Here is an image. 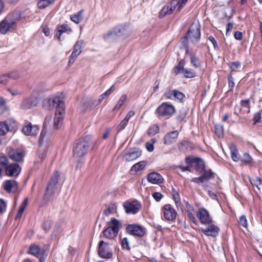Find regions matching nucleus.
Returning <instances> with one entry per match:
<instances>
[{
  "mask_svg": "<svg viewBox=\"0 0 262 262\" xmlns=\"http://www.w3.org/2000/svg\"><path fill=\"white\" fill-rule=\"evenodd\" d=\"M59 178V172L58 171H56L52 176L48 182L41 202V205H45L49 201L51 197L54 194L55 190L57 188V185L58 182Z\"/></svg>",
  "mask_w": 262,
  "mask_h": 262,
  "instance_id": "nucleus-1",
  "label": "nucleus"
},
{
  "mask_svg": "<svg viewBox=\"0 0 262 262\" xmlns=\"http://www.w3.org/2000/svg\"><path fill=\"white\" fill-rule=\"evenodd\" d=\"M90 149L89 142L84 139L78 140L73 145V154L76 158H82L85 156Z\"/></svg>",
  "mask_w": 262,
  "mask_h": 262,
  "instance_id": "nucleus-2",
  "label": "nucleus"
},
{
  "mask_svg": "<svg viewBox=\"0 0 262 262\" xmlns=\"http://www.w3.org/2000/svg\"><path fill=\"white\" fill-rule=\"evenodd\" d=\"M175 112V108L173 105L168 103L163 102L156 109V113L159 117L169 118Z\"/></svg>",
  "mask_w": 262,
  "mask_h": 262,
  "instance_id": "nucleus-3",
  "label": "nucleus"
},
{
  "mask_svg": "<svg viewBox=\"0 0 262 262\" xmlns=\"http://www.w3.org/2000/svg\"><path fill=\"white\" fill-rule=\"evenodd\" d=\"M17 29V24L9 19L6 17L0 22V34L5 35L9 32L15 31Z\"/></svg>",
  "mask_w": 262,
  "mask_h": 262,
  "instance_id": "nucleus-4",
  "label": "nucleus"
},
{
  "mask_svg": "<svg viewBox=\"0 0 262 262\" xmlns=\"http://www.w3.org/2000/svg\"><path fill=\"white\" fill-rule=\"evenodd\" d=\"M98 255L102 258L110 259L113 257V252L108 244L103 241H100L98 250Z\"/></svg>",
  "mask_w": 262,
  "mask_h": 262,
  "instance_id": "nucleus-5",
  "label": "nucleus"
},
{
  "mask_svg": "<svg viewBox=\"0 0 262 262\" xmlns=\"http://www.w3.org/2000/svg\"><path fill=\"white\" fill-rule=\"evenodd\" d=\"M201 37L200 26L199 24H193L189 28L186 37L193 43L198 42Z\"/></svg>",
  "mask_w": 262,
  "mask_h": 262,
  "instance_id": "nucleus-6",
  "label": "nucleus"
},
{
  "mask_svg": "<svg viewBox=\"0 0 262 262\" xmlns=\"http://www.w3.org/2000/svg\"><path fill=\"white\" fill-rule=\"evenodd\" d=\"M162 217L169 222L174 221L177 213L173 207L170 204H166L162 208Z\"/></svg>",
  "mask_w": 262,
  "mask_h": 262,
  "instance_id": "nucleus-7",
  "label": "nucleus"
},
{
  "mask_svg": "<svg viewBox=\"0 0 262 262\" xmlns=\"http://www.w3.org/2000/svg\"><path fill=\"white\" fill-rule=\"evenodd\" d=\"M185 162L198 171L203 172L205 169L204 163L200 158L186 157Z\"/></svg>",
  "mask_w": 262,
  "mask_h": 262,
  "instance_id": "nucleus-8",
  "label": "nucleus"
},
{
  "mask_svg": "<svg viewBox=\"0 0 262 262\" xmlns=\"http://www.w3.org/2000/svg\"><path fill=\"white\" fill-rule=\"evenodd\" d=\"M178 0H172L167 5L164 6L159 13V17L162 18L167 14H170L173 13L174 10L177 8L178 9Z\"/></svg>",
  "mask_w": 262,
  "mask_h": 262,
  "instance_id": "nucleus-9",
  "label": "nucleus"
},
{
  "mask_svg": "<svg viewBox=\"0 0 262 262\" xmlns=\"http://www.w3.org/2000/svg\"><path fill=\"white\" fill-rule=\"evenodd\" d=\"M52 135L51 133L48 132L45 128L42 130L39 139V146L45 148V146L49 147L51 145Z\"/></svg>",
  "mask_w": 262,
  "mask_h": 262,
  "instance_id": "nucleus-10",
  "label": "nucleus"
},
{
  "mask_svg": "<svg viewBox=\"0 0 262 262\" xmlns=\"http://www.w3.org/2000/svg\"><path fill=\"white\" fill-rule=\"evenodd\" d=\"M126 230L129 234L138 237H142L145 233L144 227L135 224L128 225L126 228Z\"/></svg>",
  "mask_w": 262,
  "mask_h": 262,
  "instance_id": "nucleus-11",
  "label": "nucleus"
},
{
  "mask_svg": "<svg viewBox=\"0 0 262 262\" xmlns=\"http://www.w3.org/2000/svg\"><path fill=\"white\" fill-rule=\"evenodd\" d=\"M196 216L202 224H211L213 222L212 219L208 211L204 208L199 209L197 212Z\"/></svg>",
  "mask_w": 262,
  "mask_h": 262,
  "instance_id": "nucleus-12",
  "label": "nucleus"
},
{
  "mask_svg": "<svg viewBox=\"0 0 262 262\" xmlns=\"http://www.w3.org/2000/svg\"><path fill=\"white\" fill-rule=\"evenodd\" d=\"M123 206L127 213L136 214L141 208V204L136 200L126 202Z\"/></svg>",
  "mask_w": 262,
  "mask_h": 262,
  "instance_id": "nucleus-13",
  "label": "nucleus"
},
{
  "mask_svg": "<svg viewBox=\"0 0 262 262\" xmlns=\"http://www.w3.org/2000/svg\"><path fill=\"white\" fill-rule=\"evenodd\" d=\"M21 167L17 163H12L6 167L5 173L9 177H16L21 171Z\"/></svg>",
  "mask_w": 262,
  "mask_h": 262,
  "instance_id": "nucleus-14",
  "label": "nucleus"
},
{
  "mask_svg": "<svg viewBox=\"0 0 262 262\" xmlns=\"http://www.w3.org/2000/svg\"><path fill=\"white\" fill-rule=\"evenodd\" d=\"M125 30L124 27L122 25L117 26L114 27L112 30L108 31L103 35V38L106 41H110L111 39L115 38L120 33H123Z\"/></svg>",
  "mask_w": 262,
  "mask_h": 262,
  "instance_id": "nucleus-15",
  "label": "nucleus"
},
{
  "mask_svg": "<svg viewBox=\"0 0 262 262\" xmlns=\"http://www.w3.org/2000/svg\"><path fill=\"white\" fill-rule=\"evenodd\" d=\"M22 132L27 136H35L39 132V127L35 125H32L30 122H27L24 126Z\"/></svg>",
  "mask_w": 262,
  "mask_h": 262,
  "instance_id": "nucleus-16",
  "label": "nucleus"
},
{
  "mask_svg": "<svg viewBox=\"0 0 262 262\" xmlns=\"http://www.w3.org/2000/svg\"><path fill=\"white\" fill-rule=\"evenodd\" d=\"M38 103V100L37 98L34 96H31L23 100L21 104V107L24 109H29L36 106Z\"/></svg>",
  "mask_w": 262,
  "mask_h": 262,
  "instance_id": "nucleus-17",
  "label": "nucleus"
},
{
  "mask_svg": "<svg viewBox=\"0 0 262 262\" xmlns=\"http://www.w3.org/2000/svg\"><path fill=\"white\" fill-rule=\"evenodd\" d=\"M8 156L10 159L17 162H22L24 157L21 150L14 149H12L9 151Z\"/></svg>",
  "mask_w": 262,
  "mask_h": 262,
  "instance_id": "nucleus-18",
  "label": "nucleus"
},
{
  "mask_svg": "<svg viewBox=\"0 0 262 262\" xmlns=\"http://www.w3.org/2000/svg\"><path fill=\"white\" fill-rule=\"evenodd\" d=\"M178 136L179 132L177 130L167 133L163 138V144L165 145H169L175 142Z\"/></svg>",
  "mask_w": 262,
  "mask_h": 262,
  "instance_id": "nucleus-19",
  "label": "nucleus"
},
{
  "mask_svg": "<svg viewBox=\"0 0 262 262\" xmlns=\"http://www.w3.org/2000/svg\"><path fill=\"white\" fill-rule=\"evenodd\" d=\"M201 231L206 235L216 237L219 231V228L214 225H211L206 228H202Z\"/></svg>",
  "mask_w": 262,
  "mask_h": 262,
  "instance_id": "nucleus-20",
  "label": "nucleus"
},
{
  "mask_svg": "<svg viewBox=\"0 0 262 262\" xmlns=\"http://www.w3.org/2000/svg\"><path fill=\"white\" fill-rule=\"evenodd\" d=\"M108 227L107 229L113 230L114 232L112 233L114 234H117L119 232V228L122 226V223L120 221L116 219L115 218H112L110 222H107Z\"/></svg>",
  "mask_w": 262,
  "mask_h": 262,
  "instance_id": "nucleus-21",
  "label": "nucleus"
},
{
  "mask_svg": "<svg viewBox=\"0 0 262 262\" xmlns=\"http://www.w3.org/2000/svg\"><path fill=\"white\" fill-rule=\"evenodd\" d=\"M52 102L54 106H56V114H64V102L60 99L59 97H56L52 100Z\"/></svg>",
  "mask_w": 262,
  "mask_h": 262,
  "instance_id": "nucleus-22",
  "label": "nucleus"
},
{
  "mask_svg": "<svg viewBox=\"0 0 262 262\" xmlns=\"http://www.w3.org/2000/svg\"><path fill=\"white\" fill-rule=\"evenodd\" d=\"M148 181L152 183L158 184L163 182V178L162 176L157 172H151L147 176Z\"/></svg>",
  "mask_w": 262,
  "mask_h": 262,
  "instance_id": "nucleus-23",
  "label": "nucleus"
},
{
  "mask_svg": "<svg viewBox=\"0 0 262 262\" xmlns=\"http://www.w3.org/2000/svg\"><path fill=\"white\" fill-rule=\"evenodd\" d=\"M187 54L189 55L190 63L195 68H200L202 64V62L200 61L199 58L194 53L192 52L187 51Z\"/></svg>",
  "mask_w": 262,
  "mask_h": 262,
  "instance_id": "nucleus-24",
  "label": "nucleus"
},
{
  "mask_svg": "<svg viewBox=\"0 0 262 262\" xmlns=\"http://www.w3.org/2000/svg\"><path fill=\"white\" fill-rule=\"evenodd\" d=\"M72 32V29L66 24L61 25L59 26L56 30V36L59 41L61 40V35L64 32H67L68 34Z\"/></svg>",
  "mask_w": 262,
  "mask_h": 262,
  "instance_id": "nucleus-25",
  "label": "nucleus"
},
{
  "mask_svg": "<svg viewBox=\"0 0 262 262\" xmlns=\"http://www.w3.org/2000/svg\"><path fill=\"white\" fill-rule=\"evenodd\" d=\"M17 185L15 180H7L4 183V188L6 191L10 192L17 188Z\"/></svg>",
  "mask_w": 262,
  "mask_h": 262,
  "instance_id": "nucleus-26",
  "label": "nucleus"
},
{
  "mask_svg": "<svg viewBox=\"0 0 262 262\" xmlns=\"http://www.w3.org/2000/svg\"><path fill=\"white\" fill-rule=\"evenodd\" d=\"M142 152L137 150L132 151L126 154L125 159L128 161H132L138 158L141 155Z\"/></svg>",
  "mask_w": 262,
  "mask_h": 262,
  "instance_id": "nucleus-27",
  "label": "nucleus"
},
{
  "mask_svg": "<svg viewBox=\"0 0 262 262\" xmlns=\"http://www.w3.org/2000/svg\"><path fill=\"white\" fill-rule=\"evenodd\" d=\"M83 12V10H81L76 13L71 15L70 17L71 20L76 24H78L81 23L83 19V16L82 15Z\"/></svg>",
  "mask_w": 262,
  "mask_h": 262,
  "instance_id": "nucleus-28",
  "label": "nucleus"
},
{
  "mask_svg": "<svg viewBox=\"0 0 262 262\" xmlns=\"http://www.w3.org/2000/svg\"><path fill=\"white\" fill-rule=\"evenodd\" d=\"M83 45V41L82 40H78L75 44L73 51L72 53V56H78L81 52V47Z\"/></svg>",
  "mask_w": 262,
  "mask_h": 262,
  "instance_id": "nucleus-29",
  "label": "nucleus"
},
{
  "mask_svg": "<svg viewBox=\"0 0 262 262\" xmlns=\"http://www.w3.org/2000/svg\"><path fill=\"white\" fill-rule=\"evenodd\" d=\"M241 104L242 108L240 111H243V114H249L250 112V99L242 100Z\"/></svg>",
  "mask_w": 262,
  "mask_h": 262,
  "instance_id": "nucleus-30",
  "label": "nucleus"
},
{
  "mask_svg": "<svg viewBox=\"0 0 262 262\" xmlns=\"http://www.w3.org/2000/svg\"><path fill=\"white\" fill-rule=\"evenodd\" d=\"M28 253L35 257H38L41 253L40 247L36 245H32L30 246Z\"/></svg>",
  "mask_w": 262,
  "mask_h": 262,
  "instance_id": "nucleus-31",
  "label": "nucleus"
},
{
  "mask_svg": "<svg viewBox=\"0 0 262 262\" xmlns=\"http://www.w3.org/2000/svg\"><path fill=\"white\" fill-rule=\"evenodd\" d=\"M229 148L231 152V157L233 161L234 162L238 161L240 160V157L236 146L234 144H232Z\"/></svg>",
  "mask_w": 262,
  "mask_h": 262,
  "instance_id": "nucleus-32",
  "label": "nucleus"
},
{
  "mask_svg": "<svg viewBox=\"0 0 262 262\" xmlns=\"http://www.w3.org/2000/svg\"><path fill=\"white\" fill-rule=\"evenodd\" d=\"M63 119V114L55 113L54 118V127L56 129H58L62 125Z\"/></svg>",
  "mask_w": 262,
  "mask_h": 262,
  "instance_id": "nucleus-33",
  "label": "nucleus"
},
{
  "mask_svg": "<svg viewBox=\"0 0 262 262\" xmlns=\"http://www.w3.org/2000/svg\"><path fill=\"white\" fill-rule=\"evenodd\" d=\"M117 211V206L115 204H110L108 207L104 210L103 213L106 216L115 214Z\"/></svg>",
  "mask_w": 262,
  "mask_h": 262,
  "instance_id": "nucleus-34",
  "label": "nucleus"
},
{
  "mask_svg": "<svg viewBox=\"0 0 262 262\" xmlns=\"http://www.w3.org/2000/svg\"><path fill=\"white\" fill-rule=\"evenodd\" d=\"M127 99V96L126 95H122L119 100L117 102V103L115 106L114 108L113 109V111L114 112H116L118 111L124 104L125 102L126 101Z\"/></svg>",
  "mask_w": 262,
  "mask_h": 262,
  "instance_id": "nucleus-35",
  "label": "nucleus"
},
{
  "mask_svg": "<svg viewBox=\"0 0 262 262\" xmlns=\"http://www.w3.org/2000/svg\"><path fill=\"white\" fill-rule=\"evenodd\" d=\"M6 17H9V19L16 23L17 20L21 19V14L19 11H14L9 13Z\"/></svg>",
  "mask_w": 262,
  "mask_h": 262,
  "instance_id": "nucleus-36",
  "label": "nucleus"
},
{
  "mask_svg": "<svg viewBox=\"0 0 262 262\" xmlns=\"http://www.w3.org/2000/svg\"><path fill=\"white\" fill-rule=\"evenodd\" d=\"M48 148L49 147H47L46 146H45V148H43V147H41V146H39L37 156L40 159V161H38V162H41L46 158Z\"/></svg>",
  "mask_w": 262,
  "mask_h": 262,
  "instance_id": "nucleus-37",
  "label": "nucleus"
},
{
  "mask_svg": "<svg viewBox=\"0 0 262 262\" xmlns=\"http://www.w3.org/2000/svg\"><path fill=\"white\" fill-rule=\"evenodd\" d=\"M241 161L247 165H252L253 163V160L251 156L248 152H245L242 158H240Z\"/></svg>",
  "mask_w": 262,
  "mask_h": 262,
  "instance_id": "nucleus-38",
  "label": "nucleus"
},
{
  "mask_svg": "<svg viewBox=\"0 0 262 262\" xmlns=\"http://www.w3.org/2000/svg\"><path fill=\"white\" fill-rule=\"evenodd\" d=\"M28 203V199L26 198L24 200L23 202L21 204L20 206L19 207L18 211L17 213V214L15 216V219L17 220L18 219L21 218L23 212L24 211V210L27 206Z\"/></svg>",
  "mask_w": 262,
  "mask_h": 262,
  "instance_id": "nucleus-39",
  "label": "nucleus"
},
{
  "mask_svg": "<svg viewBox=\"0 0 262 262\" xmlns=\"http://www.w3.org/2000/svg\"><path fill=\"white\" fill-rule=\"evenodd\" d=\"M55 0H38L37 6L38 8L43 9L52 4Z\"/></svg>",
  "mask_w": 262,
  "mask_h": 262,
  "instance_id": "nucleus-40",
  "label": "nucleus"
},
{
  "mask_svg": "<svg viewBox=\"0 0 262 262\" xmlns=\"http://www.w3.org/2000/svg\"><path fill=\"white\" fill-rule=\"evenodd\" d=\"M185 61L184 59L181 60L178 64L175 67L173 70V73L175 75H178L180 73H183L184 68V66L185 64Z\"/></svg>",
  "mask_w": 262,
  "mask_h": 262,
  "instance_id": "nucleus-41",
  "label": "nucleus"
},
{
  "mask_svg": "<svg viewBox=\"0 0 262 262\" xmlns=\"http://www.w3.org/2000/svg\"><path fill=\"white\" fill-rule=\"evenodd\" d=\"M146 165V162L144 161H140L134 164L132 167V170L136 172L143 170Z\"/></svg>",
  "mask_w": 262,
  "mask_h": 262,
  "instance_id": "nucleus-42",
  "label": "nucleus"
},
{
  "mask_svg": "<svg viewBox=\"0 0 262 262\" xmlns=\"http://www.w3.org/2000/svg\"><path fill=\"white\" fill-rule=\"evenodd\" d=\"M229 67L232 72H238L241 68V63L239 61H236L231 62L229 64Z\"/></svg>",
  "mask_w": 262,
  "mask_h": 262,
  "instance_id": "nucleus-43",
  "label": "nucleus"
},
{
  "mask_svg": "<svg viewBox=\"0 0 262 262\" xmlns=\"http://www.w3.org/2000/svg\"><path fill=\"white\" fill-rule=\"evenodd\" d=\"M159 131V127L157 124H153L149 128L147 131V135L152 136L157 134Z\"/></svg>",
  "mask_w": 262,
  "mask_h": 262,
  "instance_id": "nucleus-44",
  "label": "nucleus"
},
{
  "mask_svg": "<svg viewBox=\"0 0 262 262\" xmlns=\"http://www.w3.org/2000/svg\"><path fill=\"white\" fill-rule=\"evenodd\" d=\"M249 180L253 186H255L259 191L261 190L262 187L259 178L257 177L252 179L249 178Z\"/></svg>",
  "mask_w": 262,
  "mask_h": 262,
  "instance_id": "nucleus-45",
  "label": "nucleus"
},
{
  "mask_svg": "<svg viewBox=\"0 0 262 262\" xmlns=\"http://www.w3.org/2000/svg\"><path fill=\"white\" fill-rule=\"evenodd\" d=\"M185 77L187 78H191L195 76V72L191 69H184L183 73Z\"/></svg>",
  "mask_w": 262,
  "mask_h": 262,
  "instance_id": "nucleus-46",
  "label": "nucleus"
},
{
  "mask_svg": "<svg viewBox=\"0 0 262 262\" xmlns=\"http://www.w3.org/2000/svg\"><path fill=\"white\" fill-rule=\"evenodd\" d=\"M9 130L8 124L4 122H0V136L5 135Z\"/></svg>",
  "mask_w": 262,
  "mask_h": 262,
  "instance_id": "nucleus-47",
  "label": "nucleus"
},
{
  "mask_svg": "<svg viewBox=\"0 0 262 262\" xmlns=\"http://www.w3.org/2000/svg\"><path fill=\"white\" fill-rule=\"evenodd\" d=\"M215 134L219 137L221 138L224 136V127L221 124H216L215 125Z\"/></svg>",
  "mask_w": 262,
  "mask_h": 262,
  "instance_id": "nucleus-48",
  "label": "nucleus"
},
{
  "mask_svg": "<svg viewBox=\"0 0 262 262\" xmlns=\"http://www.w3.org/2000/svg\"><path fill=\"white\" fill-rule=\"evenodd\" d=\"M113 230H110V229L106 228L103 231V234L104 236L108 239H114L117 235V234H114L112 233Z\"/></svg>",
  "mask_w": 262,
  "mask_h": 262,
  "instance_id": "nucleus-49",
  "label": "nucleus"
},
{
  "mask_svg": "<svg viewBox=\"0 0 262 262\" xmlns=\"http://www.w3.org/2000/svg\"><path fill=\"white\" fill-rule=\"evenodd\" d=\"M204 181L205 180H208L214 177V173H213L211 170L206 171L205 170L204 173L202 175Z\"/></svg>",
  "mask_w": 262,
  "mask_h": 262,
  "instance_id": "nucleus-50",
  "label": "nucleus"
},
{
  "mask_svg": "<svg viewBox=\"0 0 262 262\" xmlns=\"http://www.w3.org/2000/svg\"><path fill=\"white\" fill-rule=\"evenodd\" d=\"M189 142L187 141H182L178 145V148L180 151L185 152L189 146Z\"/></svg>",
  "mask_w": 262,
  "mask_h": 262,
  "instance_id": "nucleus-51",
  "label": "nucleus"
},
{
  "mask_svg": "<svg viewBox=\"0 0 262 262\" xmlns=\"http://www.w3.org/2000/svg\"><path fill=\"white\" fill-rule=\"evenodd\" d=\"M20 75H21V74L19 71H12L11 72L8 73L7 75V76L9 78L15 80V79H17L18 78H19L20 77Z\"/></svg>",
  "mask_w": 262,
  "mask_h": 262,
  "instance_id": "nucleus-52",
  "label": "nucleus"
},
{
  "mask_svg": "<svg viewBox=\"0 0 262 262\" xmlns=\"http://www.w3.org/2000/svg\"><path fill=\"white\" fill-rule=\"evenodd\" d=\"M9 164V160L8 158L5 156H0V165L4 168L5 169L7 167Z\"/></svg>",
  "mask_w": 262,
  "mask_h": 262,
  "instance_id": "nucleus-53",
  "label": "nucleus"
},
{
  "mask_svg": "<svg viewBox=\"0 0 262 262\" xmlns=\"http://www.w3.org/2000/svg\"><path fill=\"white\" fill-rule=\"evenodd\" d=\"M157 140L156 138H152L150 142H147L145 144L146 149L149 151L151 152L154 149V144L156 142Z\"/></svg>",
  "mask_w": 262,
  "mask_h": 262,
  "instance_id": "nucleus-54",
  "label": "nucleus"
},
{
  "mask_svg": "<svg viewBox=\"0 0 262 262\" xmlns=\"http://www.w3.org/2000/svg\"><path fill=\"white\" fill-rule=\"evenodd\" d=\"M173 98L175 99H177L180 101H182L185 97V96L183 93L176 90H174V93H173Z\"/></svg>",
  "mask_w": 262,
  "mask_h": 262,
  "instance_id": "nucleus-55",
  "label": "nucleus"
},
{
  "mask_svg": "<svg viewBox=\"0 0 262 262\" xmlns=\"http://www.w3.org/2000/svg\"><path fill=\"white\" fill-rule=\"evenodd\" d=\"M128 121L126 120L125 118L121 121V122L117 126V129L118 132H120L122 130L124 129L125 127L128 124Z\"/></svg>",
  "mask_w": 262,
  "mask_h": 262,
  "instance_id": "nucleus-56",
  "label": "nucleus"
},
{
  "mask_svg": "<svg viewBox=\"0 0 262 262\" xmlns=\"http://www.w3.org/2000/svg\"><path fill=\"white\" fill-rule=\"evenodd\" d=\"M121 246L122 248L129 250L130 248L129 245V242L126 237L123 238L121 241Z\"/></svg>",
  "mask_w": 262,
  "mask_h": 262,
  "instance_id": "nucleus-57",
  "label": "nucleus"
},
{
  "mask_svg": "<svg viewBox=\"0 0 262 262\" xmlns=\"http://www.w3.org/2000/svg\"><path fill=\"white\" fill-rule=\"evenodd\" d=\"M7 204L2 199H0V214H3L6 211Z\"/></svg>",
  "mask_w": 262,
  "mask_h": 262,
  "instance_id": "nucleus-58",
  "label": "nucleus"
},
{
  "mask_svg": "<svg viewBox=\"0 0 262 262\" xmlns=\"http://www.w3.org/2000/svg\"><path fill=\"white\" fill-rule=\"evenodd\" d=\"M261 113L259 112L256 113L254 114L253 118L254 124L260 122L261 121Z\"/></svg>",
  "mask_w": 262,
  "mask_h": 262,
  "instance_id": "nucleus-59",
  "label": "nucleus"
},
{
  "mask_svg": "<svg viewBox=\"0 0 262 262\" xmlns=\"http://www.w3.org/2000/svg\"><path fill=\"white\" fill-rule=\"evenodd\" d=\"M6 111L5 101L3 98H0V115Z\"/></svg>",
  "mask_w": 262,
  "mask_h": 262,
  "instance_id": "nucleus-60",
  "label": "nucleus"
},
{
  "mask_svg": "<svg viewBox=\"0 0 262 262\" xmlns=\"http://www.w3.org/2000/svg\"><path fill=\"white\" fill-rule=\"evenodd\" d=\"M51 225H52V221L50 220H47L43 223L42 227H43V229L46 231H47L50 229Z\"/></svg>",
  "mask_w": 262,
  "mask_h": 262,
  "instance_id": "nucleus-61",
  "label": "nucleus"
},
{
  "mask_svg": "<svg viewBox=\"0 0 262 262\" xmlns=\"http://www.w3.org/2000/svg\"><path fill=\"white\" fill-rule=\"evenodd\" d=\"M239 223L244 227L247 226V221L245 215H242L240 217L239 220Z\"/></svg>",
  "mask_w": 262,
  "mask_h": 262,
  "instance_id": "nucleus-62",
  "label": "nucleus"
},
{
  "mask_svg": "<svg viewBox=\"0 0 262 262\" xmlns=\"http://www.w3.org/2000/svg\"><path fill=\"white\" fill-rule=\"evenodd\" d=\"M174 90H169L168 91L166 92L164 96L167 99H173L174 97Z\"/></svg>",
  "mask_w": 262,
  "mask_h": 262,
  "instance_id": "nucleus-63",
  "label": "nucleus"
},
{
  "mask_svg": "<svg viewBox=\"0 0 262 262\" xmlns=\"http://www.w3.org/2000/svg\"><path fill=\"white\" fill-rule=\"evenodd\" d=\"M163 195L160 192H155L152 194L153 198L157 201H160L163 197Z\"/></svg>",
  "mask_w": 262,
  "mask_h": 262,
  "instance_id": "nucleus-64",
  "label": "nucleus"
}]
</instances>
